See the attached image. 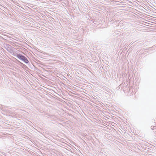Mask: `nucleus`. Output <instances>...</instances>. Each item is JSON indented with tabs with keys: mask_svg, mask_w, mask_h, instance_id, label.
I'll return each mask as SVG.
<instances>
[{
	"mask_svg": "<svg viewBox=\"0 0 156 156\" xmlns=\"http://www.w3.org/2000/svg\"><path fill=\"white\" fill-rule=\"evenodd\" d=\"M17 57L19 59L23 61L24 62L26 63H27L29 62V61L27 59L25 56L21 55H17Z\"/></svg>",
	"mask_w": 156,
	"mask_h": 156,
	"instance_id": "nucleus-1",
	"label": "nucleus"
}]
</instances>
